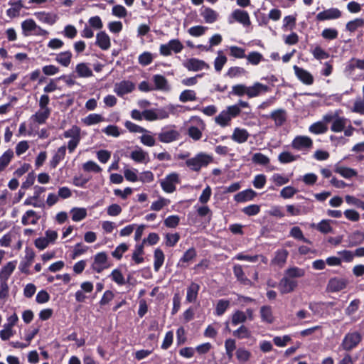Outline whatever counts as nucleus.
<instances>
[{
    "mask_svg": "<svg viewBox=\"0 0 364 364\" xmlns=\"http://www.w3.org/2000/svg\"><path fill=\"white\" fill-rule=\"evenodd\" d=\"M296 287L297 282L287 277H283L278 284V289L282 294L292 292Z\"/></svg>",
    "mask_w": 364,
    "mask_h": 364,
    "instance_id": "f8f14e48",
    "label": "nucleus"
},
{
    "mask_svg": "<svg viewBox=\"0 0 364 364\" xmlns=\"http://www.w3.org/2000/svg\"><path fill=\"white\" fill-rule=\"evenodd\" d=\"M14 157V151L9 149L0 156V171H4Z\"/></svg>",
    "mask_w": 364,
    "mask_h": 364,
    "instance_id": "4c0bfd02",
    "label": "nucleus"
},
{
    "mask_svg": "<svg viewBox=\"0 0 364 364\" xmlns=\"http://www.w3.org/2000/svg\"><path fill=\"white\" fill-rule=\"evenodd\" d=\"M249 136L250 134L246 129L237 127L234 129L231 138L234 141L242 144L247 141Z\"/></svg>",
    "mask_w": 364,
    "mask_h": 364,
    "instance_id": "bb28decb",
    "label": "nucleus"
},
{
    "mask_svg": "<svg viewBox=\"0 0 364 364\" xmlns=\"http://www.w3.org/2000/svg\"><path fill=\"white\" fill-rule=\"evenodd\" d=\"M65 154L66 146L63 145L59 147L49 162L50 167L51 168H55L59 163L64 159Z\"/></svg>",
    "mask_w": 364,
    "mask_h": 364,
    "instance_id": "aec40b11",
    "label": "nucleus"
},
{
    "mask_svg": "<svg viewBox=\"0 0 364 364\" xmlns=\"http://www.w3.org/2000/svg\"><path fill=\"white\" fill-rule=\"evenodd\" d=\"M247 316L245 312L237 310L232 315L231 324L236 326L240 323H245L247 321Z\"/></svg>",
    "mask_w": 364,
    "mask_h": 364,
    "instance_id": "a19ab883",
    "label": "nucleus"
},
{
    "mask_svg": "<svg viewBox=\"0 0 364 364\" xmlns=\"http://www.w3.org/2000/svg\"><path fill=\"white\" fill-rule=\"evenodd\" d=\"M230 302L229 300L220 299L215 306V314L217 316H222L225 314L227 309L230 307Z\"/></svg>",
    "mask_w": 364,
    "mask_h": 364,
    "instance_id": "de8ad7c7",
    "label": "nucleus"
},
{
    "mask_svg": "<svg viewBox=\"0 0 364 364\" xmlns=\"http://www.w3.org/2000/svg\"><path fill=\"white\" fill-rule=\"evenodd\" d=\"M231 120L230 117L227 113L226 111H222L216 117L215 122L220 125L221 127H225L228 124L229 122Z\"/></svg>",
    "mask_w": 364,
    "mask_h": 364,
    "instance_id": "69168bd1",
    "label": "nucleus"
},
{
    "mask_svg": "<svg viewBox=\"0 0 364 364\" xmlns=\"http://www.w3.org/2000/svg\"><path fill=\"white\" fill-rule=\"evenodd\" d=\"M313 141L311 139L306 136H297L291 141L292 149L301 151L311 148Z\"/></svg>",
    "mask_w": 364,
    "mask_h": 364,
    "instance_id": "1a4fd4ad",
    "label": "nucleus"
},
{
    "mask_svg": "<svg viewBox=\"0 0 364 364\" xmlns=\"http://www.w3.org/2000/svg\"><path fill=\"white\" fill-rule=\"evenodd\" d=\"M200 16L203 18L204 21L207 23H213L218 18V14L210 7L203 6Z\"/></svg>",
    "mask_w": 364,
    "mask_h": 364,
    "instance_id": "6ab92c4d",
    "label": "nucleus"
},
{
    "mask_svg": "<svg viewBox=\"0 0 364 364\" xmlns=\"http://www.w3.org/2000/svg\"><path fill=\"white\" fill-rule=\"evenodd\" d=\"M347 284L346 279L334 277L329 279L327 287L331 292H338L344 289Z\"/></svg>",
    "mask_w": 364,
    "mask_h": 364,
    "instance_id": "4468645a",
    "label": "nucleus"
},
{
    "mask_svg": "<svg viewBox=\"0 0 364 364\" xmlns=\"http://www.w3.org/2000/svg\"><path fill=\"white\" fill-rule=\"evenodd\" d=\"M360 300L359 299H355L351 301L349 305L345 309V314L346 316L351 317L353 322L357 321L360 317H355L353 315L359 309L360 305Z\"/></svg>",
    "mask_w": 364,
    "mask_h": 364,
    "instance_id": "b1692460",
    "label": "nucleus"
},
{
    "mask_svg": "<svg viewBox=\"0 0 364 364\" xmlns=\"http://www.w3.org/2000/svg\"><path fill=\"white\" fill-rule=\"evenodd\" d=\"M347 119L344 117H340L338 116L333 120L331 130L333 132H341L344 130L346 125Z\"/></svg>",
    "mask_w": 364,
    "mask_h": 364,
    "instance_id": "58836bf2",
    "label": "nucleus"
},
{
    "mask_svg": "<svg viewBox=\"0 0 364 364\" xmlns=\"http://www.w3.org/2000/svg\"><path fill=\"white\" fill-rule=\"evenodd\" d=\"M80 128L77 125H73L70 129L66 130L63 133L65 138H71V139H81L80 137Z\"/></svg>",
    "mask_w": 364,
    "mask_h": 364,
    "instance_id": "5fc2aeb1",
    "label": "nucleus"
},
{
    "mask_svg": "<svg viewBox=\"0 0 364 364\" xmlns=\"http://www.w3.org/2000/svg\"><path fill=\"white\" fill-rule=\"evenodd\" d=\"M311 52L316 60H323L329 57V54L319 46H316Z\"/></svg>",
    "mask_w": 364,
    "mask_h": 364,
    "instance_id": "680f3d73",
    "label": "nucleus"
},
{
    "mask_svg": "<svg viewBox=\"0 0 364 364\" xmlns=\"http://www.w3.org/2000/svg\"><path fill=\"white\" fill-rule=\"evenodd\" d=\"M269 117L274 120L277 127H281L287 121V112L283 109H278L272 112Z\"/></svg>",
    "mask_w": 364,
    "mask_h": 364,
    "instance_id": "4be33fe9",
    "label": "nucleus"
},
{
    "mask_svg": "<svg viewBox=\"0 0 364 364\" xmlns=\"http://www.w3.org/2000/svg\"><path fill=\"white\" fill-rule=\"evenodd\" d=\"M180 183L179 176L177 173L173 172L168 174L165 178L161 181V186L162 190L167 193H173L176 189V184Z\"/></svg>",
    "mask_w": 364,
    "mask_h": 364,
    "instance_id": "39448f33",
    "label": "nucleus"
},
{
    "mask_svg": "<svg viewBox=\"0 0 364 364\" xmlns=\"http://www.w3.org/2000/svg\"><path fill=\"white\" fill-rule=\"evenodd\" d=\"M296 77L304 84L311 85L314 83L313 75L306 70L297 65L293 67Z\"/></svg>",
    "mask_w": 364,
    "mask_h": 364,
    "instance_id": "9d476101",
    "label": "nucleus"
},
{
    "mask_svg": "<svg viewBox=\"0 0 364 364\" xmlns=\"http://www.w3.org/2000/svg\"><path fill=\"white\" fill-rule=\"evenodd\" d=\"M335 172L346 178H351L357 175V172L355 169L344 166L336 167Z\"/></svg>",
    "mask_w": 364,
    "mask_h": 364,
    "instance_id": "37998d69",
    "label": "nucleus"
},
{
    "mask_svg": "<svg viewBox=\"0 0 364 364\" xmlns=\"http://www.w3.org/2000/svg\"><path fill=\"white\" fill-rule=\"evenodd\" d=\"M50 112V109H40L38 112L32 115L31 118L35 122L39 124H43L46 123V120L49 118Z\"/></svg>",
    "mask_w": 364,
    "mask_h": 364,
    "instance_id": "c756f323",
    "label": "nucleus"
},
{
    "mask_svg": "<svg viewBox=\"0 0 364 364\" xmlns=\"http://www.w3.org/2000/svg\"><path fill=\"white\" fill-rule=\"evenodd\" d=\"M197 256V252L194 247L187 250L181 257L178 262V267H186L185 264H188L194 259Z\"/></svg>",
    "mask_w": 364,
    "mask_h": 364,
    "instance_id": "393cba45",
    "label": "nucleus"
},
{
    "mask_svg": "<svg viewBox=\"0 0 364 364\" xmlns=\"http://www.w3.org/2000/svg\"><path fill=\"white\" fill-rule=\"evenodd\" d=\"M183 65L188 70L195 72L210 68L209 65L205 61L194 58L188 59L186 62L183 63Z\"/></svg>",
    "mask_w": 364,
    "mask_h": 364,
    "instance_id": "9b49d317",
    "label": "nucleus"
},
{
    "mask_svg": "<svg viewBox=\"0 0 364 364\" xmlns=\"http://www.w3.org/2000/svg\"><path fill=\"white\" fill-rule=\"evenodd\" d=\"M260 316L263 322L271 324L274 322V318L272 313V308L270 306H262L260 308Z\"/></svg>",
    "mask_w": 364,
    "mask_h": 364,
    "instance_id": "7c9ffc66",
    "label": "nucleus"
},
{
    "mask_svg": "<svg viewBox=\"0 0 364 364\" xmlns=\"http://www.w3.org/2000/svg\"><path fill=\"white\" fill-rule=\"evenodd\" d=\"M95 44L102 50H107L111 46L110 38L105 31H100L97 33Z\"/></svg>",
    "mask_w": 364,
    "mask_h": 364,
    "instance_id": "dca6fc26",
    "label": "nucleus"
},
{
    "mask_svg": "<svg viewBox=\"0 0 364 364\" xmlns=\"http://www.w3.org/2000/svg\"><path fill=\"white\" fill-rule=\"evenodd\" d=\"M299 158V155H293L289 151H282L278 156V161L281 164H285L295 161Z\"/></svg>",
    "mask_w": 364,
    "mask_h": 364,
    "instance_id": "ea45409f",
    "label": "nucleus"
},
{
    "mask_svg": "<svg viewBox=\"0 0 364 364\" xmlns=\"http://www.w3.org/2000/svg\"><path fill=\"white\" fill-rule=\"evenodd\" d=\"M363 337L358 331H350L346 333L341 342V347L346 351L355 348L362 341Z\"/></svg>",
    "mask_w": 364,
    "mask_h": 364,
    "instance_id": "f03ea898",
    "label": "nucleus"
},
{
    "mask_svg": "<svg viewBox=\"0 0 364 364\" xmlns=\"http://www.w3.org/2000/svg\"><path fill=\"white\" fill-rule=\"evenodd\" d=\"M257 196V193L252 189H246L235 195L234 199L237 203H244L252 200Z\"/></svg>",
    "mask_w": 364,
    "mask_h": 364,
    "instance_id": "412c9836",
    "label": "nucleus"
},
{
    "mask_svg": "<svg viewBox=\"0 0 364 364\" xmlns=\"http://www.w3.org/2000/svg\"><path fill=\"white\" fill-rule=\"evenodd\" d=\"M328 127L323 122H317L312 124L309 127V132L315 134H324L327 132Z\"/></svg>",
    "mask_w": 364,
    "mask_h": 364,
    "instance_id": "09e8293b",
    "label": "nucleus"
},
{
    "mask_svg": "<svg viewBox=\"0 0 364 364\" xmlns=\"http://www.w3.org/2000/svg\"><path fill=\"white\" fill-rule=\"evenodd\" d=\"M109 277L111 279L117 284L119 286L124 285L126 284V281L122 273V272L119 269H114L111 272Z\"/></svg>",
    "mask_w": 364,
    "mask_h": 364,
    "instance_id": "603ef678",
    "label": "nucleus"
},
{
    "mask_svg": "<svg viewBox=\"0 0 364 364\" xmlns=\"http://www.w3.org/2000/svg\"><path fill=\"white\" fill-rule=\"evenodd\" d=\"M154 269L155 272H158L162 267L164 262L165 256L164 252L159 248L156 249L154 251Z\"/></svg>",
    "mask_w": 364,
    "mask_h": 364,
    "instance_id": "f704fd0d",
    "label": "nucleus"
},
{
    "mask_svg": "<svg viewBox=\"0 0 364 364\" xmlns=\"http://www.w3.org/2000/svg\"><path fill=\"white\" fill-rule=\"evenodd\" d=\"M170 200L168 199L160 197L159 200L154 201L151 205V210L155 211L161 210L164 206L169 204Z\"/></svg>",
    "mask_w": 364,
    "mask_h": 364,
    "instance_id": "bf43d9fd",
    "label": "nucleus"
},
{
    "mask_svg": "<svg viewBox=\"0 0 364 364\" xmlns=\"http://www.w3.org/2000/svg\"><path fill=\"white\" fill-rule=\"evenodd\" d=\"M153 81L155 85L154 87V90L163 91L169 90L168 80L164 75L160 74L154 75L153 76Z\"/></svg>",
    "mask_w": 364,
    "mask_h": 364,
    "instance_id": "cd10ccee",
    "label": "nucleus"
},
{
    "mask_svg": "<svg viewBox=\"0 0 364 364\" xmlns=\"http://www.w3.org/2000/svg\"><path fill=\"white\" fill-rule=\"evenodd\" d=\"M232 335L238 339H243L250 338L251 333L247 327L242 325L237 330L232 332Z\"/></svg>",
    "mask_w": 364,
    "mask_h": 364,
    "instance_id": "864d4df0",
    "label": "nucleus"
},
{
    "mask_svg": "<svg viewBox=\"0 0 364 364\" xmlns=\"http://www.w3.org/2000/svg\"><path fill=\"white\" fill-rule=\"evenodd\" d=\"M338 31L336 28H327L323 30L321 36L328 41L334 40L338 38Z\"/></svg>",
    "mask_w": 364,
    "mask_h": 364,
    "instance_id": "0e129e2a",
    "label": "nucleus"
},
{
    "mask_svg": "<svg viewBox=\"0 0 364 364\" xmlns=\"http://www.w3.org/2000/svg\"><path fill=\"white\" fill-rule=\"evenodd\" d=\"M187 134L189 137L194 141L200 140L203 136L202 131L195 126L189 127L188 128Z\"/></svg>",
    "mask_w": 364,
    "mask_h": 364,
    "instance_id": "e2e57ef3",
    "label": "nucleus"
},
{
    "mask_svg": "<svg viewBox=\"0 0 364 364\" xmlns=\"http://www.w3.org/2000/svg\"><path fill=\"white\" fill-rule=\"evenodd\" d=\"M144 253V243L137 244L135 245V249L132 253V259L136 264H141L144 262V257L141 256Z\"/></svg>",
    "mask_w": 364,
    "mask_h": 364,
    "instance_id": "c9c22d12",
    "label": "nucleus"
},
{
    "mask_svg": "<svg viewBox=\"0 0 364 364\" xmlns=\"http://www.w3.org/2000/svg\"><path fill=\"white\" fill-rule=\"evenodd\" d=\"M9 4L11 5V7L6 10V15L10 18L18 16L20 11L24 7L22 0H17L16 1L10 0Z\"/></svg>",
    "mask_w": 364,
    "mask_h": 364,
    "instance_id": "a211bd4d",
    "label": "nucleus"
},
{
    "mask_svg": "<svg viewBox=\"0 0 364 364\" xmlns=\"http://www.w3.org/2000/svg\"><path fill=\"white\" fill-rule=\"evenodd\" d=\"M290 236L305 243L311 244V242L304 236L303 232L298 226L293 227L289 232Z\"/></svg>",
    "mask_w": 364,
    "mask_h": 364,
    "instance_id": "a18cd8bd",
    "label": "nucleus"
},
{
    "mask_svg": "<svg viewBox=\"0 0 364 364\" xmlns=\"http://www.w3.org/2000/svg\"><path fill=\"white\" fill-rule=\"evenodd\" d=\"M213 161V157L204 152L197 154L194 157L186 159V165L191 171L199 172Z\"/></svg>",
    "mask_w": 364,
    "mask_h": 364,
    "instance_id": "f257e3e1",
    "label": "nucleus"
},
{
    "mask_svg": "<svg viewBox=\"0 0 364 364\" xmlns=\"http://www.w3.org/2000/svg\"><path fill=\"white\" fill-rule=\"evenodd\" d=\"M246 58L248 62L253 65H258L262 60H264L263 55L257 51L250 52Z\"/></svg>",
    "mask_w": 364,
    "mask_h": 364,
    "instance_id": "13d9d810",
    "label": "nucleus"
},
{
    "mask_svg": "<svg viewBox=\"0 0 364 364\" xmlns=\"http://www.w3.org/2000/svg\"><path fill=\"white\" fill-rule=\"evenodd\" d=\"M228 21L229 24H233L237 22L242 24L244 27H248L251 25V21L249 14L247 11L241 9H235L228 16Z\"/></svg>",
    "mask_w": 364,
    "mask_h": 364,
    "instance_id": "7ed1b4c3",
    "label": "nucleus"
},
{
    "mask_svg": "<svg viewBox=\"0 0 364 364\" xmlns=\"http://www.w3.org/2000/svg\"><path fill=\"white\" fill-rule=\"evenodd\" d=\"M72 220L75 222L81 221L87 216V210L83 208H74L71 210Z\"/></svg>",
    "mask_w": 364,
    "mask_h": 364,
    "instance_id": "8fccbe9b",
    "label": "nucleus"
},
{
    "mask_svg": "<svg viewBox=\"0 0 364 364\" xmlns=\"http://www.w3.org/2000/svg\"><path fill=\"white\" fill-rule=\"evenodd\" d=\"M72 53L70 50L61 52L56 55L55 61L63 67H68L72 60Z\"/></svg>",
    "mask_w": 364,
    "mask_h": 364,
    "instance_id": "473e14b6",
    "label": "nucleus"
},
{
    "mask_svg": "<svg viewBox=\"0 0 364 364\" xmlns=\"http://www.w3.org/2000/svg\"><path fill=\"white\" fill-rule=\"evenodd\" d=\"M109 266L107 253L105 252H100L94 256V261L91 268L94 272L101 273L105 269L109 268Z\"/></svg>",
    "mask_w": 364,
    "mask_h": 364,
    "instance_id": "20e7f679",
    "label": "nucleus"
},
{
    "mask_svg": "<svg viewBox=\"0 0 364 364\" xmlns=\"http://www.w3.org/2000/svg\"><path fill=\"white\" fill-rule=\"evenodd\" d=\"M75 72L79 77H90L93 75L92 70L85 63H80L75 67Z\"/></svg>",
    "mask_w": 364,
    "mask_h": 364,
    "instance_id": "72a5a7b5",
    "label": "nucleus"
},
{
    "mask_svg": "<svg viewBox=\"0 0 364 364\" xmlns=\"http://www.w3.org/2000/svg\"><path fill=\"white\" fill-rule=\"evenodd\" d=\"M37 24L32 18H28L21 23V28L23 34L28 36L32 34V32L36 31Z\"/></svg>",
    "mask_w": 364,
    "mask_h": 364,
    "instance_id": "2f4dec72",
    "label": "nucleus"
},
{
    "mask_svg": "<svg viewBox=\"0 0 364 364\" xmlns=\"http://www.w3.org/2000/svg\"><path fill=\"white\" fill-rule=\"evenodd\" d=\"M364 26V19L360 18H355L352 21H348L346 25V29L350 32H355L358 28H361Z\"/></svg>",
    "mask_w": 364,
    "mask_h": 364,
    "instance_id": "49530a36",
    "label": "nucleus"
},
{
    "mask_svg": "<svg viewBox=\"0 0 364 364\" xmlns=\"http://www.w3.org/2000/svg\"><path fill=\"white\" fill-rule=\"evenodd\" d=\"M311 227L316 228L317 230L323 234L330 233L333 231V228L330 224V220H322L317 225L312 224Z\"/></svg>",
    "mask_w": 364,
    "mask_h": 364,
    "instance_id": "79ce46f5",
    "label": "nucleus"
},
{
    "mask_svg": "<svg viewBox=\"0 0 364 364\" xmlns=\"http://www.w3.org/2000/svg\"><path fill=\"white\" fill-rule=\"evenodd\" d=\"M342 15L341 11L337 8H330L319 12L316 16L317 21H325L339 18Z\"/></svg>",
    "mask_w": 364,
    "mask_h": 364,
    "instance_id": "6e6552de",
    "label": "nucleus"
},
{
    "mask_svg": "<svg viewBox=\"0 0 364 364\" xmlns=\"http://www.w3.org/2000/svg\"><path fill=\"white\" fill-rule=\"evenodd\" d=\"M222 53V51H218V55L214 60V67L215 70L217 72H220L222 70L223 66L225 65L228 60L226 56L223 55Z\"/></svg>",
    "mask_w": 364,
    "mask_h": 364,
    "instance_id": "4d7b16f0",
    "label": "nucleus"
},
{
    "mask_svg": "<svg viewBox=\"0 0 364 364\" xmlns=\"http://www.w3.org/2000/svg\"><path fill=\"white\" fill-rule=\"evenodd\" d=\"M200 285L196 282H191L187 288L186 301L192 303L196 301L200 290Z\"/></svg>",
    "mask_w": 364,
    "mask_h": 364,
    "instance_id": "a878e982",
    "label": "nucleus"
},
{
    "mask_svg": "<svg viewBox=\"0 0 364 364\" xmlns=\"http://www.w3.org/2000/svg\"><path fill=\"white\" fill-rule=\"evenodd\" d=\"M128 249L129 247L126 243H121L115 248L113 252H112V255L113 257L117 259H121L123 254L127 252Z\"/></svg>",
    "mask_w": 364,
    "mask_h": 364,
    "instance_id": "774afa93",
    "label": "nucleus"
},
{
    "mask_svg": "<svg viewBox=\"0 0 364 364\" xmlns=\"http://www.w3.org/2000/svg\"><path fill=\"white\" fill-rule=\"evenodd\" d=\"M196 92L193 90H185L179 95V100L181 102L196 101Z\"/></svg>",
    "mask_w": 364,
    "mask_h": 364,
    "instance_id": "c03bdc74",
    "label": "nucleus"
},
{
    "mask_svg": "<svg viewBox=\"0 0 364 364\" xmlns=\"http://www.w3.org/2000/svg\"><path fill=\"white\" fill-rule=\"evenodd\" d=\"M84 123L86 125L90 126L104 121V117L100 114H90L84 119Z\"/></svg>",
    "mask_w": 364,
    "mask_h": 364,
    "instance_id": "6e6d98bb",
    "label": "nucleus"
},
{
    "mask_svg": "<svg viewBox=\"0 0 364 364\" xmlns=\"http://www.w3.org/2000/svg\"><path fill=\"white\" fill-rule=\"evenodd\" d=\"M252 161L255 164L267 166L269 164L270 160L266 155L263 154L262 153L257 152L253 154L252 157Z\"/></svg>",
    "mask_w": 364,
    "mask_h": 364,
    "instance_id": "3c124183",
    "label": "nucleus"
},
{
    "mask_svg": "<svg viewBox=\"0 0 364 364\" xmlns=\"http://www.w3.org/2000/svg\"><path fill=\"white\" fill-rule=\"evenodd\" d=\"M233 273L240 284L245 286L252 285V281L245 276L242 267L240 264H235L233 267Z\"/></svg>",
    "mask_w": 364,
    "mask_h": 364,
    "instance_id": "f3484780",
    "label": "nucleus"
},
{
    "mask_svg": "<svg viewBox=\"0 0 364 364\" xmlns=\"http://www.w3.org/2000/svg\"><path fill=\"white\" fill-rule=\"evenodd\" d=\"M288 255H289V252L287 250H285V249L278 250L275 252V257L272 259V262L275 264L282 266L286 262Z\"/></svg>",
    "mask_w": 364,
    "mask_h": 364,
    "instance_id": "e433bc0d",
    "label": "nucleus"
},
{
    "mask_svg": "<svg viewBox=\"0 0 364 364\" xmlns=\"http://www.w3.org/2000/svg\"><path fill=\"white\" fill-rule=\"evenodd\" d=\"M139 63L143 66L150 65L153 61V55L150 52H144L139 55Z\"/></svg>",
    "mask_w": 364,
    "mask_h": 364,
    "instance_id": "338daca9",
    "label": "nucleus"
},
{
    "mask_svg": "<svg viewBox=\"0 0 364 364\" xmlns=\"http://www.w3.org/2000/svg\"><path fill=\"white\" fill-rule=\"evenodd\" d=\"M335 305L334 302H314L310 303L309 309L314 313V315L324 317L328 314V309Z\"/></svg>",
    "mask_w": 364,
    "mask_h": 364,
    "instance_id": "423d86ee",
    "label": "nucleus"
},
{
    "mask_svg": "<svg viewBox=\"0 0 364 364\" xmlns=\"http://www.w3.org/2000/svg\"><path fill=\"white\" fill-rule=\"evenodd\" d=\"M269 87L260 82H255L252 86L247 87V95L250 98L257 97L262 92H267L269 91Z\"/></svg>",
    "mask_w": 364,
    "mask_h": 364,
    "instance_id": "2eb2a0df",
    "label": "nucleus"
},
{
    "mask_svg": "<svg viewBox=\"0 0 364 364\" xmlns=\"http://www.w3.org/2000/svg\"><path fill=\"white\" fill-rule=\"evenodd\" d=\"M180 137L178 131L168 127L162 129L161 132L158 134V139L162 143H171L178 140Z\"/></svg>",
    "mask_w": 364,
    "mask_h": 364,
    "instance_id": "0eeeda50",
    "label": "nucleus"
},
{
    "mask_svg": "<svg viewBox=\"0 0 364 364\" xmlns=\"http://www.w3.org/2000/svg\"><path fill=\"white\" fill-rule=\"evenodd\" d=\"M17 261H11L9 262L6 265H4L1 271H0V281L1 282H7L8 279L11 276V274L14 271L16 266Z\"/></svg>",
    "mask_w": 364,
    "mask_h": 364,
    "instance_id": "5701e85b",
    "label": "nucleus"
},
{
    "mask_svg": "<svg viewBox=\"0 0 364 364\" xmlns=\"http://www.w3.org/2000/svg\"><path fill=\"white\" fill-rule=\"evenodd\" d=\"M135 88V85L129 80H122L116 84L114 92L119 97L132 92Z\"/></svg>",
    "mask_w": 364,
    "mask_h": 364,
    "instance_id": "ddd939ff",
    "label": "nucleus"
},
{
    "mask_svg": "<svg viewBox=\"0 0 364 364\" xmlns=\"http://www.w3.org/2000/svg\"><path fill=\"white\" fill-rule=\"evenodd\" d=\"M39 219L40 216L37 215L36 211L28 210L23 215L21 223L23 225H28L29 224L36 225Z\"/></svg>",
    "mask_w": 364,
    "mask_h": 364,
    "instance_id": "c85d7f7f",
    "label": "nucleus"
},
{
    "mask_svg": "<svg viewBox=\"0 0 364 364\" xmlns=\"http://www.w3.org/2000/svg\"><path fill=\"white\" fill-rule=\"evenodd\" d=\"M285 274L289 279L301 277L304 275V270L301 268L294 267L287 269L285 272Z\"/></svg>",
    "mask_w": 364,
    "mask_h": 364,
    "instance_id": "052dcab7",
    "label": "nucleus"
}]
</instances>
